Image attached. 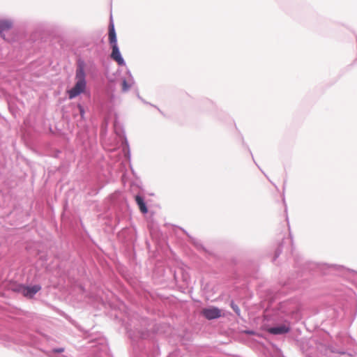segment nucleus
<instances>
[{"label":"nucleus","mask_w":357,"mask_h":357,"mask_svg":"<svg viewBox=\"0 0 357 357\" xmlns=\"http://www.w3.org/2000/svg\"><path fill=\"white\" fill-rule=\"evenodd\" d=\"M77 108H78L79 112L80 114L81 119H84V114H85V110H84V107L82 105L78 104L77 105Z\"/></svg>","instance_id":"4468645a"},{"label":"nucleus","mask_w":357,"mask_h":357,"mask_svg":"<svg viewBox=\"0 0 357 357\" xmlns=\"http://www.w3.org/2000/svg\"><path fill=\"white\" fill-rule=\"evenodd\" d=\"M85 67V62L82 59H79L75 71V84L72 89L68 91L69 99L76 98L85 91L86 88Z\"/></svg>","instance_id":"f257e3e1"},{"label":"nucleus","mask_w":357,"mask_h":357,"mask_svg":"<svg viewBox=\"0 0 357 357\" xmlns=\"http://www.w3.org/2000/svg\"><path fill=\"white\" fill-rule=\"evenodd\" d=\"M64 351V348L63 347H60V348H56V349H54L52 351H51V354H50V357H54V355L55 354H59V353H62Z\"/></svg>","instance_id":"ddd939ff"},{"label":"nucleus","mask_w":357,"mask_h":357,"mask_svg":"<svg viewBox=\"0 0 357 357\" xmlns=\"http://www.w3.org/2000/svg\"><path fill=\"white\" fill-rule=\"evenodd\" d=\"M202 314L206 319L211 320L219 318L221 316V312L218 307H212L203 309Z\"/></svg>","instance_id":"39448f33"},{"label":"nucleus","mask_w":357,"mask_h":357,"mask_svg":"<svg viewBox=\"0 0 357 357\" xmlns=\"http://www.w3.org/2000/svg\"><path fill=\"white\" fill-rule=\"evenodd\" d=\"M280 252H281V250H276L275 255V258L278 257V256L280 255Z\"/></svg>","instance_id":"2eb2a0df"},{"label":"nucleus","mask_w":357,"mask_h":357,"mask_svg":"<svg viewBox=\"0 0 357 357\" xmlns=\"http://www.w3.org/2000/svg\"><path fill=\"white\" fill-rule=\"evenodd\" d=\"M122 145H123V151L125 157L127 159L130 160V151L128 142L126 137H124L123 141L122 142Z\"/></svg>","instance_id":"9b49d317"},{"label":"nucleus","mask_w":357,"mask_h":357,"mask_svg":"<svg viewBox=\"0 0 357 357\" xmlns=\"http://www.w3.org/2000/svg\"><path fill=\"white\" fill-rule=\"evenodd\" d=\"M13 22L10 19L0 20V36L6 40L4 31L10 30L13 27Z\"/></svg>","instance_id":"1a4fd4ad"},{"label":"nucleus","mask_w":357,"mask_h":357,"mask_svg":"<svg viewBox=\"0 0 357 357\" xmlns=\"http://www.w3.org/2000/svg\"><path fill=\"white\" fill-rule=\"evenodd\" d=\"M290 331V326L289 323L284 322V324L273 326L268 328V332L273 335H282L286 334Z\"/></svg>","instance_id":"423d86ee"},{"label":"nucleus","mask_w":357,"mask_h":357,"mask_svg":"<svg viewBox=\"0 0 357 357\" xmlns=\"http://www.w3.org/2000/svg\"><path fill=\"white\" fill-rule=\"evenodd\" d=\"M135 199L140 211L144 214L148 212V208L143 197L137 195L135 196Z\"/></svg>","instance_id":"9d476101"},{"label":"nucleus","mask_w":357,"mask_h":357,"mask_svg":"<svg viewBox=\"0 0 357 357\" xmlns=\"http://www.w3.org/2000/svg\"><path fill=\"white\" fill-rule=\"evenodd\" d=\"M108 36L109 42L112 47V52L110 54L111 59L116 61L119 66H126V62L123 56H121L119 47L117 44L116 33L114 28V24L112 20L109 24Z\"/></svg>","instance_id":"f03ea898"},{"label":"nucleus","mask_w":357,"mask_h":357,"mask_svg":"<svg viewBox=\"0 0 357 357\" xmlns=\"http://www.w3.org/2000/svg\"><path fill=\"white\" fill-rule=\"evenodd\" d=\"M230 306L232 308V310L234 311V312L238 315L240 316L241 314V310L237 304H236L234 301H231L230 303Z\"/></svg>","instance_id":"f8f14e48"},{"label":"nucleus","mask_w":357,"mask_h":357,"mask_svg":"<svg viewBox=\"0 0 357 357\" xmlns=\"http://www.w3.org/2000/svg\"><path fill=\"white\" fill-rule=\"evenodd\" d=\"M135 81L134 78L132 76L130 72L128 70L127 72V77L122 78L121 85H122V92H127L134 84Z\"/></svg>","instance_id":"0eeeda50"},{"label":"nucleus","mask_w":357,"mask_h":357,"mask_svg":"<svg viewBox=\"0 0 357 357\" xmlns=\"http://www.w3.org/2000/svg\"><path fill=\"white\" fill-rule=\"evenodd\" d=\"M192 241L194 243V244H195V245H196V246H197V248H199V247H200V248H201V247H202V245H201L199 243H197V242L195 241V239H192Z\"/></svg>","instance_id":"dca6fc26"},{"label":"nucleus","mask_w":357,"mask_h":357,"mask_svg":"<svg viewBox=\"0 0 357 357\" xmlns=\"http://www.w3.org/2000/svg\"><path fill=\"white\" fill-rule=\"evenodd\" d=\"M40 289V286L37 284L31 287L20 285L18 287L17 291H21L26 297L32 298Z\"/></svg>","instance_id":"20e7f679"},{"label":"nucleus","mask_w":357,"mask_h":357,"mask_svg":"<svg viewBox=\"0 0 357 357\" xmlns=\"http://www.w3.org/2000/svg\"><path fill=\"white\" fill-rule=\"evenodd\" d=\"M127 333L132 341H136L138 338L145 339L148 337V331H132L127 328Z\"/></svg>","instance_id":"6e6552de"},{"label":"nucleus","mask_w":357,"mask_h":357,"mask_svg":"<svg viewBox=\"0 0 357 357\" xmlns=\"http://www.w3.org/2000/svg\"><path fill=\"white\" fill-rule=\"evenodd\" d=\"M287 314L283 310V305L281 304L278 309L266 311L264 317L268 321L286 322Z\"/></svg>","instance_id":"7ed1b4c3"}]
</instances>
